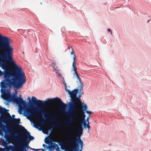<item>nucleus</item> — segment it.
Here are the masks:
<instances>
[{
  "label": "nucleus",
  "mask_w": 151,
  "mask_h": 151,
  "mask_svg": "<svg viewBox=\"0 0 151 151\" xmlns=\"http://www.w3.org/2000/svg\"><path fill=\"white\" fill-rule=\"evenodd\" d=\"M9 110L5 108H2L0 106V113L2 114L3 113H7Z\"/></svg>",
  "instance_id": "f3484780"
},
{
  "label": "nucleus",
  "mask_w": 151,
  "mask_h": 151,
  "mask_svg": "<svg viewBox=\"0 0 151 151\" xmlns=\"http://www.w3.org/2000/svg\"><path fill=\"white\" fill-rule=\"evenodd\" d=\"M27 115H29V114H30V113L28 111H27Z\"/></svg>",
  "instance_id": "7c9ffc66"
},
{
  "label": "nucleus",
  "mask_w": 151,
  "mask_h": 151,
  "mask_svg": "<svg viewBox=\"0 0 151 151\" xmlns=\"http://www.w3.org/2000/svg\"><path fill=\"white\" fill-rule=\"evenodd\" d=\"M61 74H60L59 75V76H61Z\"/></svg>",
  "instance_id": "58836bf2"
},
{
  "label": "nucleus",
  "mask_w": 151,
  "mask_h": 151,
  "mask_svg": "<svg viewBox=\"0 0 151 151\" xmlns=\"http://www.w3.org/2000/svg\"><path fill=\"white\" fill-rule=\"evenodd\" d=\"M80 85L79 86V93H81V94H83V92H82L81 93V91H82V90L83 89V87L84 85L83 84V83H80Z\"/></svg>",
  "instance_id": "a211bd4d"
},
{
  "label": "nucleus",
  "mask_w": 151,
  "mask_h": 151,
  "mask_svg": "<svg viewBox=\"0 0 151 151\" xmlns=\"http://www.w3.org/2000/svg\"><path fill=\"white\" fill-rule=\"evenodd\" d=\"M71 48L72 50H71V51L70 53V54L71 55H73V62H74H74L75 63V65H76V64L77 63L76 59V56L74 54V51L73 48L72 47H71Z\"/></svg>",
  "instance_id": "2eb2a0df"
},
{
  "label": "nucleus",
  "mask_w": 151,
  "mask_h": 151,
  "mask_svg": "<svg viewBox=\"0 0 151 151\" xmlns=\"http://www.w3.org/2000/svg\"><path fill=\"white\" fill-rule=\"evenodd\" d=\"M49 147V150L50 151H52V150L56 149V151H61L59 150V148L57 144L55 143H51L48 146Z\"/></svg>",
  "instance_id": "ddd939ff"
},
{
  "label": "nucleus",
  "mask_w": 151,
  "mask_h": 151,
  "mask_svg": "<svg viewBox=\"0 0 151 151\" xmlns=\"http://www.w3.org/2000/svg\"><path fill=\"white\" fill-rule=\"evenodd\" d=\"M58 127V126L57 124H54L53 127L52 128V129H53L54 127Z\"/></svg>",
  "instance_id": "c756f323"
},
{
  "label": "nucleus",
  "mask_w": 151,
  "mask_h": 151,
  "mask_svg": "<svg viewBox=\"0 0 151 151\" xmlns=\"http://www.w3.org/2000/svg\"><path fill=\"white\" fill-rule=\"evenodd\" d=\"M73 120L72 119H70V120L68 121L65 123V124L66 127H70V125L72 123Z\"/></svg>",
  "instance_id": "6ab92c4d"
},
{
  "label": "nucleus",
  "mask_w": 151,
  "mask_h": 151,
  "mask_svg": "<svg viewBox=\"0 0 151 151\" xmlns=\"http://www.w3.org/2000/svg\"><path fill=\"white\" fill-rule=\"evenodd\" d=\"M107 31L108 32H110L111 34L112 32H111V31L110 29H108Z\"/></svg>",
  "instance_id": "cd10ccee"
},
{
  "label": "nucleus",
  "mask_w": 151,
  "mask_h": 151,
  "mask_svg": "<svg viewBox=\"0 0 151 151\" xmlns=\"http://www.w3.org/2000/svg\"><path fill=\"white\" fill-rule=\"evenodd\" d=\"M2 74V72L0 70V76H1Z\"/></svg>",
  "instance_id": "473e14b6"
},
{
  "label": "nucleus",
  "mask_w": 151,
  "mask_h": 151,
  "mask_svg": "<svg viewBox=\"0 0 151 151\" xmlns=\"http://www.w3.org/2000/svg\"><path fill=\"white\" fill-rule=\"evenodd\" d=\"M83 108H84L83 110H82L81 111H84V110H85L86 111V109H87V106L86 105H84L83 106Z\"/></svg>",
  "instance_id": "4be33fe9"
},
{
  "label": "nucleus",
  "mask_w": 151,
  "mask_h": 151,
  "mask_svg": "<svg viewBox=\"0 0 151 151\" xmlns=\"http://www.w3.org/2000/svg\"><path fill=\"white\" fill-rule=\"evenodd\" d=\"M12 116L13 117H14L15 116L14 115H12Z\"/></svg>",
  "instance_id": "e433bc0d"
},
{
  "label": "nucleus",
  "mask_w": 151,
  "mask_h": 151,
  "mask_svg": "<svg viewBox=\"0 0 151 151\" xmlns=\"http://www.w3.org/2000/svg\"><path fill=\"white\" fill-rule=\"evenodd\" d=\"M56 119V118L55 117H52L50 118L49 119H48L47 121L48 122H54L55 121Z\"/></svg>",
  "instance_id": "aec40b11"
},
{
  "label": "nucleus",
  "mask_w": 151,
  "mask_h": 151,
  "mask_svg": "<svg viewBox=\"0 0 151 151\" xmlns=\"http://www.w3.org/2000/svg\"><path fill=\"white\" fill-rule=\"evenodd\" d=\"M50 139L49 138H48L45 141V142L47 144L50 145Z\"/></svg>",
  "instance_id": "412c9836"
},
{
  "label": "nucleus",
  "mask_w": 151,
  "mask_h": 151,
  "mask_svg": "<svg viewBox=\"0 0 151 151\" xmlns=\"http://www.w3.org/2000/svg\"><path fill=\"white\" fill-rule=\"evenodd\" d=\"M20 136L21 137L23 138L25 142H27L26 144H28L30 140L34 139V137L30 135V133L26 131L25 133L21 132V134Z\"/></svg>",
  "instance_id": "6e6552de"
},
{
  "label": "nucleus",
  "mask_w": 151,
  "mask_h": 151,
  "mask_svg": "<svg viewBox=\"0 0 151 151\" xmlns=\"http://www.w3.org/2000/svg\"><path fill=\"white\" fill-rule=\"evenodd\" d=\"M66 91L68 92L70 96V97L71 98V101H72L76 96V94L78 92V89H75L72 91H70V90L67 89L66 90Z\"/></svg>",
  "instance_id": "9b49d317"
},
{
  "label": "nucleus",
  "mask_w": 151,
  "mask_h": 151,
  "mask_svg": "<svg viewBox=\"0 0 151 151\" xmlns=\"http://www.w3.org/2000/svg\"><path fill=\"white\" fill-rule=\"evenodd\" d=\"M32 99L33 104L37 106H45L47 103H58L60 105V108L63 111L65 110L66 105L59 98H56L53 99H48L47 101H44L40 100H37L36 97L32 96Z\"/></svg>",
  "instance_id": "7ed1b4c3"
},
{
  "label": "nucleus",
  "mask_w": 151,
  "mask_h": 151,
  "mask_svg": "<svg viewBox=\"0 0 151 151\" xmlns=\"http://www.w3.org/2000/svg\"><path fill=\"white\" fill-rule=\"evenodd\" d=\"M13 101L19 105L22 104L24 106L26 105V102L24 101L22 98L18 97L17 96H13L12 99Z\"/></svg>",
  "instance_id": "1a4fd4ad"
},
{
  "label": "nucleus",
  "mask_w": 151,
  "mask_h": 151,
  "mask_svg": "<svg viewBox=\"0 0 151 151\" xmlns=\"http://www.w3.org/2000/svg\"><path fill=\"white\" fill-rule=\"evenodd\" d=\"M41 150H42L43 151H45V150L44 149H42Z\"/></svg>",
  "instance_id": "c9c22d12"
},
{
  "label": "nucleus",
  "mask_w": 151,
  "mask_h": 151,
  "mask_svg": "<svg viewBox=\"0 0 151 151\" xmlns=\"http://www.w3.org/2000/svg\"><path fill=\"white\" fill-rule=\"evenodd\" d=\"M74 113L70 115V116L71 117L70 118H72L75 119H79V116H78L77 118H74L73 116V115L75 113L74 112H73ZM78 113V111L77 112ZM78 114V113H77ZM81 116L80 117V119H81L80 121H79V119H78V122H79L81 123V124H83L84 125V127H85L86 125V123L85 122V118L86 116V115L85 114V112L83 111H81Z\"/></svg>",
  "instance_id": "0eeeda50"
},
{
  "label": "nucleus",
  "mask_w": 151,
  "mask_h": 151,
  "mask_svg": "<svg viewBox=\"0 0 151 151\" xmlns=\"http://www.w3.org/2000/svg\"><path fill=\"white\" fill-rule=\"evenodd\" d=\"M0 127L4 131L5 133H6L7 132L8 133H10L11 132H14V129L10 127H7V130L5 129V125L0 124Z\"/></svg>",
  "instance_id": "4468645a"
},
{
  "label": "nucleus",
  "mask_w": 151,
  "mask_h": 151,
  "mask_svg": "<svg viewBox=\"0 0 151 151\" xmlns=\"http://www.w3.org/2000/svg\"><path fill=\"white\" fill-rule=\"evenodd\" d=\"M63 83L64 84V85L65 86V90L66 91V90H67L68 89L67 88V86H66V83H65V82H63Z\"/></svg>",
  "instance_id": "a878e982"
},
{
  "label": "nucleus",
  "mask_w": 151,
  "mask_h": 151,
  "mask_svg": "<svg viewBox=\"0 0 151 151\" xmlns=\"http://www.w3.org/2000/svg\"><path fill=\"white\" fill-rule=\"evenodd\" d=\"M22 108H21V109L20 108L19 111V114H22Z\"/></svg>",
  "instance_id": "bb28decb"
},
{
  "label": "nucleus",
  "mask_w": 151,
  "mask_h": 151,
  "mask_svg": "<svg viewBox=\"0 0 151 151\" xmlns=\"http://www.w3.org/2000/svg\"><path fill=\"white\" fill-rule=\"evenodd\" d=\"M39 109L37 110V112L34 114L32 115L34 117L38 119L39 123L41 124H43L44 122L43 120L40 119V113H42L44 115H50L52 114V112L46 111H45L42 107H39Z\"/></svg>",
  "instance_id": "423d86ee"
},
{
  "label": "nucleus",
  "mask_w": 151,
  "mask_h": 151,
  "mask_svg": "<svg viewBox=\"0 0 151 151\" xmlns=\"http://www.w3.org/2000/svg\"><path fill=\"white\" fill-rule=\"evenodd\" d=\"M0 50L4 52L3 54L0 53V66L5 69L7 66L6 62H7L13 67L12 70H7L4 73L5 79L0 83L1 88L4 89L5 91V89L10 85L16 89L22 87L26 81L25 74L22 70L14 63L12 58L13 48L9 38L2 37L0 35ZM3 93H4L5 92Z\"/></svg>",
  "instance_id": "f257e3e1"
},
{
  "label": "nucleus",
  "mask_w": 151,
  "mask_h": 151,
  "mask_svg": "<svg viewBox=\"0 0 151 151\" xmlns=\"http://www.w3.org/2000/svg\"><path fill=\"white\" fill-rule=\"evenodd\" d=\"M42 145L45 148L48 149H49V147H48V146H47L45 144H43Z\"/></svg>",
  "instance_id": "5701e85b"
},
{
  "label": "nucleus",
  "mask_w": 151,
  "mask_h": 151,
  "mask_svg": "<svg viewBox=\"0 0 151 151\" xmlns=\"http://www.w3.org/2000/svg\"><path fill=\"white\" fill-rule=\"evenodd\" d=\"M9 140L11 143L14 144H16V147L18 150H12L11 151H27L29 148H30L31 150H35L36 151H38L40 150L38 149H35L31 148L29 146L28 144H24V143L18 141L16 137L14 135H11ZM0 151H10L8 150H0Z\"/></svg>",
  "instance_id": "20e7f679"
},
{
  "label": "nucleus",
  "mask_w": 151,
  "mask_h": 151,
  "mask_svg": "<svg viewBox=\"0 0 151 151\" xmlns=\"http://www.w3.org/2000/svg\"><path fill=\"white\" fill-rule=\"evenodd\" d=\"M19 126H20V127H22L24 129V127L22 126L21 125H19Z\"/></svg>",
  "instance_id": "72a5a7b5"
},
{
  "label": "nucleus",
  "mask_w": 151,
  "mask_h": 151,
  "mask_svg": "<svg viewBox=\"0 0 151 151\" xmlns=\"http://www.w3.org/2000/svg\"><path fill=\"white\" fill-rule=\"evenodd\" d=\"M68 49H69L70 48V47L69 46H68Z\"/></svg>",
  "instance_id": "4c0bfd02"
},
{
  "label": "nucleus",
  "mask_w": 151,
  "mask_h": 151,
  "mask_svg": "<svg viewBox=\"0 0 151 151\" xmlns=\"http://www.w3.org/2000/svg\"><path fill=\"white\" fill-rule=\"evenodd\" d=\"M90 118V115H89L88 116H87V117L86 118V121L88 122V123L89 122V119Z\"/></svg>",
  "instance_id": "393cba45"
},
{
  "label": "nucleus",
  "mask_w": 151,
  "mask_h": 151,
  "mask_svg": "<svg viewBox=\"0 0 151 151\" xmlns=\"http://www.w3.org/2000/svg\"><path fill=\"white\" fill-rule=\"evenodd\" d=\"M68 132L70 134L68 135V138H66L65 142H59V145L64 148H68L70 149V150L65 149V151H82L83 142L81 139L80 137H78V143H76L77 140L73 138L74 132L70 130H69Z\"/></svg>",
  "instance_id": "f03ea898"
},
{
  "label": "nucleus",
  "mask_w": 151,
  "mask_h": 151,
  "mask_svg": "<svg viewBox=\"0 0 151 151\" xmlns=\"http://www.w3.org/2000/svg\"><path fill=\"white\" fill-rule=\"evenodd\" d=\"M28 99L29 100V101L32 104L31 102V99H30V97H28Z\"/></svg>",
  "instance_id": "2f4dec72"
},
{
  "label": "nucleus",
  "mask_w": 151,
  "mask_h": 151,
  "mask_svg": "<svg viewBox=\"0 0 151 151\" xmlns=\"http://www.w3.org/2000/svg\"><path fill=\"white\" fill-rule=\"evenodd\" d=\"M150 19H148V20H147V23H148V22H149L150 21Z\"/></svg>",
  "instance_id": "f704fd0d"
},
{
  "label": "nucleus",
  "mask_w": 151,
  "mask_h": 151,
  "mask_svg": "<svg viewBox=\"0 0 151 151\" xmlns=\"http://www.w3.org/2000/svg\"><path fill=\"white\" fill-rule=\"evenodd\" d=\"M86 125H87V128L88 129V131H89V129L90 128V126L89 125V122H88V123L86 124Z\"/></svg>",
  "instance_id": "b1692460"
},
{
  "label": "nucleus",
  "mask_w": 151,
  "mask_h": 151,
  "mask_svg": "<svg viewBox=\"0 0 151 151\" xmlns=\"http://www.w3.org/2000/svg\"><path fill=\"white\" fill-rule=\"evenodd\" d=\"M6 121H12V122L15 124L18 125L20 123V119L19 118L13 119L12 118L9 113H8L7 115L5 118Z\"/></svg>",
  "instance_id": "9d476101"
},
{
  "label": "nucleus",
  "mask_w": 151,
  "mask_h": 151,
  "mask_svg": "<svg viewBox=\"0 0 151 151\" xmlns=\"http://www.w3.org/2000/svg\"><path fill=\"white\" fill-rule=\"evenodd\" d=\"M77 82L78 83V81H77Z\"/></svg>",
  "instance_id": "ea45409f"
},
{
  "label": "nucleus",
  "mask_w": 151,
  "mask_h": 151,
  "mask_svg": "<svg viewBox=\"0 0 151 151\" xmlns=\"http://www.w3.org/2000/svg\"><path fill=\"white\" fill-rule=\"evenodd\" d=\"M82 124H81L80 125H79L78 126V134L80 135H81L82 134L83 132V128L82 126Z\"/></svg>",
  "instance_id": "dca6fc26"
},
{
  "label": "nucleus",
  "mask_w": 151,
  "mask_h": 151,
  "mask_svg": "<svg viewBox=\"0 0 151 151\" xmlns=\"http://www.w3.org/2000/svg\"><path fill=\"white\" fill-rule=\"evenodd\" d=\"M86 113H87L88 114H91V112L90 111H88L86 110Z\"/></svg>",
  "instance_id": "c85d7f7f"
},
{
  "label": "nucleus",
  "mask_w": 151,
  "mask_h": 151,
  "mask_svg": "<svg viewBox=\"0 0 151 151\" xmlns=\"http://www.w3.org/2000/svg\"><path fill=\"white\" fill-rule=\"evenodd\" d=\"M81 95L78 97L75 98L71 103H68L69 107L70 109L72 112H74L75 113L73 115L74 118H77L78 116L77 114V105L81 106L82 105V102L81 100L80 97Z\"/></svg>",
  "instance_id": "39448f33"
},
{
  "label": "nucleus",
  "mask_w": 151,
  "mask_h": 151,
  "mask_svg": "<svg viewBox=\"0 0 151 151\" xmlns=\"http://www.w3.org/2000/svg\"><path fill=\"white\" fill-rule=\"evenodd\" d=\"M75 63L74 62V61L73 63H72V67L73 68V70L74 71V73H73V75L74 76H76V77L78 80H79V83H82L81 82V79L80 77L78 76L77 72L76 71V65H75Z\"/></svg>",
  "instance_id": "f8f14e48"
}]
</instances>
